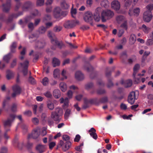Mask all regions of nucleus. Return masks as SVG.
<instances>
[{
	"instance_id": "22",
	"label": "nucleus",
	"mask_w": 153,
	"mask_h": 153,
	"mask_svg": "<svg viewBox=\"0 0 153 153\" xmlns=\"http://www.w3.org/2000/svg\"><path fill=\"white\" fill-rule=\"evenodd\" d=\"M75 76L76 79L79 81L82 80L84 78V75L79 71L76 72L75 74Z\"/></svg>"
},
{
	"instance_id": "1",
	"label": "nucleus",
	"mask_w": 153,
	"mask_h": 153,
	"mask_svg": "<svg viewBox=\"0 0 153 153\" xmlns=\"http://www.w3.org/2000/svg\"><path fill=\"white\" fill-rule=\"evenodd\" d=\"M23 11H19L17 13H12L10 15L7 19H5V15L3 13H0V20L5 22L8 24L11 23L14 18H17L19 16L23 14Z\"/></svg>"
},
{
	"instance_id": "60",
	"label": "nucleus",
	"mask_w": 153,
	"mask_h": 153,
	"mask_svg": "<svg viewBox=\"0 0 153 153\" xmlns=\"http://www.w3.org/2000/svg\"><path fill=\"white\" fill-rule=\"evenodd\" d=\"M63 140L65 141H69L68 140L70 139L69 136L67 135H64L62 137Z\"/></svg>"
},
{
	"instance_id": "39",
	"label": "nucleus",
	"mask_w": 153,
	"mask_h": 153,
	"mask_svg": "<svg viewBox=\"0 0 153 153\" xmlns=\"http://www.w3.org/2000/svg\"><path fill=\"white\" fill-rule=\"evenodd\" d=\"M132 2V0H125V1L124 6L126 8L128 7L131 5Z\"/></svg>"
},
{
	"instance_id": "64",
	"label": "nucleus",
	"mask_w": 153,
	"mask_h": 153,
	"mask_svg": "<svg viewBox=\"0 0 153 153\" xmlns=\"http://www.w3.org/2000/svg\"><path fill=\"white\" fill-rule=\"evenodd\" d=\"M7 149L6 147H2L1 148L0 153H7Z\"/></svg>"
},
{
	"instance_id": "30",
	"label": "nucleus",
	"mask_w": 153,
	"mask_h": 153,
	"mask_svg": "<svg viewBox=\"0 0 153 153\" xmlns=\"http://www.w3.org/2000/svg\"><path fill=\"white\" fill-rule=\"evenodd\" d=\"M136 40V36L134 34H131L130 36L129 39V42L132 45L134 44Z\"/></svg>"
},
{
	"instance_id": "24",
	"label": "nucleus",
	"mask_w": 153,
	"mask_h": 153,
	"mask_svg": "<svg viewBox=\"0 0 153 153\" xmlns=\"http://www.w3.org/2000/svg\"><path fill=\"white\" fill-rule=\"evenodd\" d=\"M45 45V42L44 41H38L36 42L35 48H42Z\"/></svg>"
},
{
	"instance_id": "50",
	"label": "nucleus",
	"mask_w": 153,
	"mask_h": 153,
	"mask_svg": "<svg viewBox=\"0 0 153 153\" xmlns=\"http://www.w3.org/2000/svg\"><path fill=\"white\" fill-rule=\"evenodd\" d=\"M10 99V97H6V100H4L3 102L2 107L4 108L5 106L8 104V102L7 100H9Z\"/></svg>"
},
{
	"instance_id": "8",
	"label": "nucleus",
	"mask_w": 153,
	"mask_h": 153,
	"mask_svg": "<svg viewBox=\"0 0 153 153\" xmlns=\"http://www.w3.org/2000/svg\"><path fill=\"white\" fill-rule=\"evenodd\" d=\"M12 90L13 91V93L11 94L12 97H15L17 95L20 94L22 91L21 87L16 85L13 86Z\"/></svg>"
},
{
	"instance_id": "41",
	"label": "nucleus",
	"mask_w": 153,
	"mask_h": 153,
	"mask_svg": "<svg viewBox=\"0 0 153 153\" xmlns=\"http://www.w3.org/2000/svg\"><path fill=\"white\" fill-rule=\"evenodd\" d=\"M54 112H56L60 116H61L62 114V110L61 108H57L55 109Z\"/></svg>"
},
{
	"instance_id": "27",
	"label": "nucleus",
	"mask_w": 153,
	"mask_h": 153,
	"mask_svg": "<svg viewBox=\"0 0 153 153\" xmlns=\"http://www.w3.org/2000/svg\"><path fill=\"white\" fill-rule=\"evenodd\" d=\"M48 36L50 39L51 43L53 44L54 40L57 38L55 35L52 33L51 31H49L48 32Z\"/></svg>"
},
{
	"instance_id": "57",
	"label": "nucleus",
	"mask_w": 153,
	"mask_h": 153,
	"mask_svg": "<svg viewBox=\"0 0 153 153\" xmlns=\"http://www.w3.org/2000/svg\"><path fill=\"white\" fill-rule=\"evenodd\" d=\"M124 56H125L126 58L127 57L128 55L126 52V51L123 52L120 54V58L121 59H123Z\"/></svg>"
},
{
	"instance_id": "23",
	"label": "nucleus",
	"mask_w": 153,
	"mask_h": 153,
	"mask_svg": "<svg viewBox=\"0 0 153 153\" xmlns=\"http://www.w3.org/2000/svg\"><path fill=\"white\" fill-rule=\"evenodd\" d=\"M61 116L59 115L56 112H52L51 114V117L55 121H60V117Z\"/></svg>"
},
{
	"instance_id": "63",
	"label": "nucleus",
	"mask_w": 153,
	"mask_h": 153,
	"mask_svg": "<svg viewBox=\"0 0 153 153\" xmlns=\"http://www.w3.org/2000/svg\"><path fill=\"white\" fill-rule=\"evenodd\" d=\"M71 110L70 109H67L65 112V118H68L70 114Z\"/></svg>"
},
{
	"instance_id": "18",
	"label": "nucleus",
	"mask_w": 153,
	"mask_h": 153,
	"mask_svg": "<svg viewBox=\"0 0 153 153\" xmlns=\"http://www.w3.org/2000/svg\"><path fill=\"white\" fill-rule=\"evenodd\" d=\"M53 44H55L60 49L65 46V44L62 41H59L58 40L57 38L54 40Z\"/></svg>"
},
{
	"instance_id": "14",
	"label": "nucleus",
	"mask_w": 153,
	"mask_h": 153,
	"mask_svg": "<svg viewBox=\"0 0 153 153\" xmlns=\"http://www.w3.org/2000/svg\"><path fill=\"white\" fill-rule=\"evenodd\" d=\"M33 4L30 1L25 2L22 6V8L23 11H27L32 7Z\"/></svg>"
},
{
	"instance_id": "37",
	"label": "nucleus",
	"mask_w": 153,
	"mask_h": 153,
	"mask_svg": "<svg viewBox=\"0 0 153 153\" xmlns=\"http://www.w3.org/2000/svg\"><path fill=\"white\" fill-rule=\"evenodd\" d=\"M46 28L43 26H42L39 27L38 31L40 33H44L46 31Z\"/></svg>"
},
{
	"instance_id": "4",
	"label": "nucleus",
	"mask_w": 153,
	"mask_h": 153,
	"mask_svg": "<svg viewBox=\"0 0 153 153\" xmlns=\"http://www.w3.org/2000/svg\"><path fill=\"white\" fill-rule=\"evenodd\" d=\"M40 134L39 130L38 129H35L32 131L31 134H29L27 136L28 139L32 138L33 139L36 140L37 141H39L40 139L39 138Z\"/></svg>"
},
{
	"instance_id": "47",
	"label": "nucleus",
	"mask_w": 153,
	"mask_h": 153,
	"mask_svg": "<svg viewBox=\"0 0 153 153\" xmlns=\"http://www.w3.org/2000/svg\"><path fill=\"white\" fill-rule=\"evenodd\" d=\"M136 59V56L135 55H133L132 56V58H129L128 59V62L130 64H132L133 61Z\"/></svg>"
},
{
	"instance_id": "9",
	"label": "nucleus",
	"mask_w": 153,
	"mask_h": 153,
	"mask_svg": "<svg viewBox=\"0 0 153 153\" xmlns=\"http://www.w3.org/2000/svg\"><path fill=\"white\" fill-rule=\"evenodd\" d=\"M94 99H89L85 98L84 99V104L83 105L82 108L85 109L89 107V104L95 105Z\"/></svg>"
},
{
	"instance_id": "19",
	"label": "nucleus",
	"mask_w": 153,
	"mask_h": 153,
	"mask_svg": "<svg viewBox=\"0 0 153 153\" xmlns=\"http://www.w3.org/2000/svg\"><path fill=\"white\" fill-rule=\"evenodd\" d=\"M91 136L95 140H97L98 138L97 135L96 133V130L94 128H91L88 131Z\"/></svg>"
},
{
	"instance_id": "20",
	"label": "nucleus",
	"mask_w": 153,
	"mask_h": 153,
	"mask_svg": "<svg viewBox=\"0 0 153 153\" xmlns=\"http://www.w3.org/2000/svg\"><path fill=\"white\" fill-rule=\"evenodd\" d=\"M61 9L60 7H57L55 8L53 15L54 17L56 19H59L61 17Z\"/></svg>"
},
{
	"instance_id": "43",
	"label": "nucleus",
	"mask_w": 153,
	"mask_h": 153,
	"mask_svg": "<svg viewBox=\"0 0 153 153\" xmlns=\"http://www.w3.org/2000/svg\"><path fill=\"white\" fill-rule=\"evenodd\" d=\"M62 27L60 26L56 25L54 27L53 30L55 32H59L62 30Z\"/></svg>"
},
{
	"instance_id": "56",
	"label": "nucleus",
	"mask_w": 153,
	"mask_h": 153,
	"mask_svg": "<svg viewBox=\"0 0 153 153\" xmlns=\"http://www.w3.org/2000/svg\"><path fill=\"white\" fill-rule=\"evenodd\" d=\"M94 18L95 21L96 22H99L100 19L99 15L97 13L94 14Z\"/></svg>"
},
{
	"instance_id": "40",
	"label": "nucleus",
	"mask_w": 153,
	"mask_h": 153,
	"mask_svg": "<svg viewBox=\"0 0 153 153\" xmlns=\"http://www.w3.org/2000/svg\"><path fill=\"white\" fill-rule=\"evenodd\" d=\"M120 27L126 30H127L128 29L127 21L125 20L124 22L121 25Z\"/></svg>"
},
{
	"instance_id": "44",
	"label": "nucleus",
	"mask_w": 153,
	"mask_h": 153,
	"mask_svg": "<svg viewBox=\"0 0 153 153\" xmlns=\"http://www.w3.org/2000/svg\"><path fill=\"white\" fill-rule=\"evenodd\" d=\"M44 95L48 98H51L52 97V94L49 91H47L45 92Z\"/></svg>"
},
{
	"instance_id": "33",
	"label": "nucleus",
	"mask_w": 153,
	"mask_h": 153,
	"mask_svg": "<svg viewBox=\"0 0 153 153\" xmlns=\"http://www.w3.org/2000/svg\"><path fill=\"white\" fill-rule=\"evenodd\" d=\"M140 67V65L138 64H137L134 66L133 68L134 72L133 73V76L134 77H135L137 72L138 70L139 69Z\"/></svg>"
},
{
	"instance_id": "3",
	"label": "nucleus",
	"mask_w": 153,
	"mask_h": 153,
	"mask_svg": "<svg viewBox=\"0 0 153 153\" xmlns=\"http://www.w3.org/2000/svg\"><path fill=\"white\" fill-rule=\"evenodd\" d=\"M113 12L110 10H103L101 13V20L102 22L111 18L114 16Z\"/></svg>"
},
{
	"instance_id": "42",
	"label": "nucleus",
	"mask_w": 153,
	"mask_h": 153,
	"mask_svg": "<svg viewBox=\"0 0 153 153\" xmlns=\"http://www.w3.org/2000/svg\"><path fill=\"white\" fill-rule=\"evenodd\" d=\"M33 143H32L28 141L25 145V147L27 149H30L33 147Z\"/></svg>"
},
{
	"instance_id": "12",
	"label": "nucleus",
	"mask_w": 153,
	"mask_h": 153,
	"mask_svg": "<svg viewBox=\"0 0 153 153\" xmlns=\"http://www.w3.org/2000/svg\"><path fill=\"white\" fill-rule=\"evenodd\" d=\"M79 23V21L76 20L68 21L64 24V26L65 28H68L75 26Z\"/></svg>"
},
{
	"instance_id": "48",
	"label": "nucleus",
	"mask_w": 153,
	"mask_h": 153,
	"mask_svg": "<svg viewBox=\"0 0 153 153\" xmlns=\"http://www.w3.org/2000/svg\"><path fill=\"white\" fill-rule=\"evenodd\" d=\"M59 70L58 69H56L54 70L53 73V76L54 78H57L58 77L59 74Z\"/></svg>"
},
{
	"instance_id": "32",
	"label": "nucleus",
	"mask_w": 153,
	"mask_h": 153,
	"mask_svg": "<svg viewBox=\"0 0 153 153\" xmlns=\"http://www.w3.org/2000/svg\"><path fill=\"white\" fill-rule=\"evenodd\" d=\"M13 74L12 71L8 70L7 71L6 78L8 80L10 79L13 76Z\"/></svg>"
},
{
	"instance_id": "17",
	"label": "nucleus",
	"mask_w": 153,
	"mask_h": 153,
	"mask_svg": "<svg viewBox=\"0 0 153 153\" xmlns=\"http://www.w3.org/2000/svg\"><path fill=\"white\" fill-rule=\"evenodd\" d=\"M111 6L114 10H118L120 8V2L117 0H114L111 3Z\"/></svg>"
},
{
	"instance_id": "25",
	"label": "nucleus",
	"mask_w": 153,
	"mask_h": 153,
	"mask_svg": "<svg viewBox=\"0 0 153 153\" xmlns=\"http://www.w3.org/2000/svg\"><path fill=\"white\" fill-rule=\"evenodd\" d=\"M121 83L122 84H124L125 88H127L131 87L132 84V81L131 80L128 79L124 81L123 80L121 81Z\"/></svg>"
},
{
	"instance_id": "28",
	"label": "nucleus",
	"mask_w": 153,
	"mask_h": 153,
	"mask_svg": "<svg viewBox=\"0 0 153 153\" xmlns=\"http://www.w3.org/2000/svg\"><path fill=\"white\" fill-rule=\"evenodd\" d=\"M53 94L55 98H58L61 96L60 91L58 89L54 90L53 91Z\"/></svg>"
},
{
	"instance_id": "59",
	"label": "nucleus",
	"mask_w": 153,
	"mask_h": 153,
	"mask_svg": "<svg viewBox=\"0 0 153 153\" xmlns=\"http://www.w3.org/2000/svg\"><path fill=\"white\" fill-rule=\"evenodd\" d=\"M17 59H13L12 62L11 64L10 67L13 68L16 65Z\"/></svg>"
},
{
	"instance_id": "2",
	"label": "nucleus",
	"mask_w": 153,
	"mask_h": 153,
	"mask_svg": "<svg viewBox=\"0 0 153 153\" xmlns=\"http://www.w3.org/2000/svg\"><path fill=\"white\" fill-rule=\"evenodd\" d=\"M146 7L147 10L145 11L143 13V19L145 22H149L152 17L151 11L153 9V5L148 4Z\"/></svg>"
},
{
	"instance_id": "38",
	"label": "nucleus",
	"mask_w": 153,
	"mask_h": 153,
	"mask_svg": "<svg viewBox=\"0 0 153 153\" xmlns=\"http://www.w3.org/2000/svg\"><path fill=\"white\" fill-rule=\"evenodd\" d=\"M42 83L44 85L46 86L48 84L49 79L47 77H45L42 79Z\"/></svg>"
},
{
	"instance_id": "16",
	"label": "nucleus",
	"mask_w": 153,
	"mask_h": 153,
	"mask_svg": "<svg viewBox=\"0 0 153 153\" xmlns=\"http://www.w3.org/2000/svg\"><path fill=\"white\" fill-rule=\"evenodd\" d=\"M93 16V15L91 12H88L85 14L84 19L85 22H89L92 20Z\"/></svg>"
},
{
	"instance_id": "35",
	"label": "nucleus",
	"mask_w": 153,
	"mask_h": 153,
	"mask_svg": "<svg viewBox=\"0 0 153 153\" xmlns=\"http://www.w3.org/2000/svg\"><path fill=\"white\" fill-rule=\"evenodd\" d=\"M10 131V129L8 128V129H5V131L4 132L3 136L4 138L6 140H8L10 138V136L7 134V132Z\"/></svg>"
},
{
	"instance_id": "26",
	"label": "nucleus",
	"mask_w": 153,
	"mask_h": 153,
	"mask_svg": "<svg viewBox=\"0 0 153 153\" xmlns=\"http://www.w3.org/2000/svg\"><path fill=\"white\" fill-rule=\"evenodd\" d=\"M36 149L39 153H42L45 151V146L39 144L36 146Z\"/></svg>"
},
{
	"instance_id": "7",
	"label": "nucleus",
	"mask_w": 153,
	"mask_h": 153,
	"mask_svg": "<svg viewBox=\"0 0 153 153\" xmlns=\"http://www.w3.org/2000/svg\"><path fill=\"white\" fill-rule=\"evenodd\" d=\"M84 68L88 72H91L90 76L91 78L93 79L95 77V73L94 71V68L89 62L85 63Z\"/></svg>"
},
{
	"instance_id": "45",
	"label": "nucleus",
	"mask_w": 153,
	"mask_h": 153,
	"mask_svg": "<svg viewBox=\"0 0 153 153\" xmlns=\"http://www.w3.org/2000/svg\"><path fill=\"white\" fill-rule=\"evenodd\" d=\"M125 17L122 15H119L117 16L116 18V20L117 22H120L123 21L125 19Z\"/></svg>"
},
{
	"instance_id": "6",
	"label": "nucleus",
	"mask_w": 153,
	"mask_h": 153,
	"mask_svg": "<svg viewBox=\"0 0 153 153\" xmlns=\"http://www.w3.org/2000/svg\"><path fill=\"white\" fill-rule=\"evenodd\" d=\"M16 116L13 114H10V117L7 119V120H5L4 122V125L5 129H8L7 127L11 126L12 122L14 120Z\"/></svg>"
},
{
	"instance_id": "31",
	"label": "nucleus",
	"mask_w": 153,
	"mask_h": 153,
	"mask_svg": "<svg viewBox=\"0 0 153 153\" xmlns=\"http://www.w3.org/2000/svg\"><path fill=\"white\" fill-rule=\"evenodd\" d=\"M52 63L53 67L59 66L60 65L59 60L56 58H54L53 59Z\"/></svg>"
},
{
	"instance_id": "53",
	"label": "nucleus",
	"mask_w": 153,
	"mask_h": 153,
	"mask_svg": "<svg viewBox=\"0 0 153 153\" xmlns=\"http://www.w3.org/2000/svg\"><path fill=\"white\" fill-rule=\"evenodd\" d=\"M71 13L72 17L75 18V16L74 15L76 13V9H73L72 7L71 10Z\"/></svg>"
},
{
	"instance_id": "5",
	"label": "nucleus",
	"mask_w": 153,
	"mask_h": 153,
	"mask_svg": "<svg viewBox=\"0 0 153 153\" xmlns=\"http://www.w3.org/2000/svg\"><path fill=\"white\" fill-rule=\"evenodd\" d=\"M71 143L70 141H66L65 143L62 140H60L57 146V147H62V150L64 151H66L71 147Z\"/></svg>"
},
{
	"instance_id": "49",
	"label": "nucleus",
	"mask_w": 153,
	"mask_h": 153,
	"mask_svg": "<svg viewBox=\"0 0 153 153\" xmlns=\"http://www.w3.org/2000/svg\"><path fill=\"white\" fill-rule=\"evenodd\" d=\"M97 92L98 94L101 95L105 94L106 93V91L104 89H100L97 90Z\"/></svg>"
},
{
	"instance_id": "34",
	"label": "nucleus",
	"mask_w": 153,
	"mask_h": 153,
	"mask_svg": "<svg viewBox=\"0 0 153 153\" xmlns=\"http://www.w3.org/2000/svg\"><path fill=\"white\" fill-rule=\"evenodd\" d=\"M60 88L62 91H65L67 89L66 85V84L63 82H61L59 84Z\"/></svg>"
},
{
	"instance_id": "54",
	"label": "nucleus",
	"mask_w": 153,
	"mask_h": 153,
	"mask_svg": "<svg viewBox=\"0 0 153 153\" xmlns=\"http://www.w3.org/2000/svg\"><path fill=\"white\" fill-rule=\"evenodd\" d=\"M142 28L143 31L146 33H148L149 31V28L147 27L145 25H142Z\"/></svg>"
},
{
	"instance_id": "21",
	"label": "nucleus",
	"mask_w": 153,
	"mask_h": 153,
	"mask_svg": "<svg viewBox=\"0 0 153 153\" xmlns=\"http://www.w3.org/2000/svg\"><path fill=\"white\" fill-rule=\"evenodd\" d=\"M140 12V9L138 7H136L135 8L132 13V10L131 9H130L128 12V14L130 16L132 15L133 13L134 14V15L136 16H137L139 15Z\"/></svg>"
},
{
	"instance_id": "29",
	"label": "nucleus",
	"mask_w": 153,
	"mask_h": 153,
	"mask_svg": "<svg viewBox=\"0 0 153 153\" xmlns=\"http://www.w3.org/2000/svg\"><path fill=\"white\" fill-rule=\"evenodd\" d=\"M11 54L9 53L7 55L4 56L3 58V60L6 63H8L10 60L11 58Z\"/></svg>"
},
{
	"instance_id": "61",
	"label": "nucleus",
	"mask_w": 153,
	"mask_h": 153,
	"mask_svg": "<svg viewBox=\"0 0 153 153\" xmlns=\"http://www.w3.org/2000/svg\"><path fill=\"white\" fill-rule=\"evenodd\" d=\"M93 86V84L92 83H89L86 84L85 85V88L86 89H88Z\"/></svg>"
},
{
	"instance_id": "62",
	"label": "nucleus",
	"mask_w": 153,
	"mask_h": 153,
	"mask_svg": "<svg viewBox=\"0 0 153 153\" xmlns=\"http://www.w3.org/2000/svg\"><path fill=\"white\" fill-rule=\"evenodd\" d=\"M28 81L31 84H34L36 83V82L34 79L31 76H30L29 77Z\"/></svg>"
},
{
	"instance_id": "10",
	"label": "nucleus",
	"mask_w": 153,
	"mask_h": 153,
	"mask_svg": "<svg viewBox=\"0 0 153 153\" xmlns=\"http://www.w3.org/2000/svg\"><path fill=\"white\" fill-rule=\"evenodd\" d=\"M29 62L27 60H25L23 63H20V65L23 68L22 72L23 74L25 76L27 73V69L28 67Z\"/></svg>"
},
{
	"instance_id": "51",
	"label": "nucleus",
	"mask_w": 153,
	"mask_h": 153,
	"mask_svg": "<svg viewBox=\"0 0 153 153\" xmlns=\"http://www.w3.org/2000/svg\"><path fill=\"white\" fill-rule=\"evenodd\" d=\"M114 85L113 83L112 82L111 79H108V82L107 84V87L108 88H111Z\"/></svg>"
},
{
	"instance_id": "55",
	"label": "nucleus",
	"mask_w": 153,
	"mask_h": 153,
	"mask_svg": "<svg viewBox=\"0 0 153 153\" xmlns=\"http://www.w3.org/2000/svg\"><path fill=\"white\" fill-rule=\"evenodd\" d=\"M44 2V0H37L36 1V5L37 6H41L43 5Z\"/></svg>"
},
{
	"instance_id": "36",
	"label": "nucleus",
	"mask_w": 153,
	"mask_h": 153,
	"mask_svg": "<svg viewBox=\"0 0 153 153\" xmlns=\"http://www.w3.org/2000/svg\"><path fill=\"white\" fill-rule=\"evenodd\" d=\"M47 106L49 109L52 110L54 108V105L51 101H49L47 102Z\"/></svg>"
},
{
	"instance_id": "52",
	"label": "nucleus",
	"mask_w": 153,
	"mask_h": 153,
	"mask_svg": "<svg viewBox=\"0 0 153 153\" xmlns=\"http://www.w3.org/2000/svg\"><path fill=\"white\" fill-rule=\"evenodd\" d=\"M146 44L148 46H151L153 44V39H148L146 42Z\"/></svg>"
},
{
	"instance_id": "15",
	"label": "nucleus",
	"mask_w": 153,
	"mask_h": 153,
	"mask_svg": "<svg viewBox=\"0 0 153 153\" xmlns=\"http://www.w3.org/2000/svg\"><path fill=\"white\" fill-rule=\"evenodd\" d=\"M135 97V93L134 92H131L129 94L128 99V101L129 103L132 105L134 102Z\"/></svg>"
},
{
	"instance_id": "58",
	"label": "nucleus",
	"mask_w": 153,
	"mask_h": 153,
	"mask_svg": "<svg viewBox=\"0 0 153 153\" xmlns=\"http://www.w3.org/2000/svg\"><path fill=\"white\" fill-rule=\"evenodd\" d=\"M32 121L33 123L35 125H37L39 123V120L36 117H34L32 119Z\"/></svg>"
},
{
	"instance_id": "13",
	"label": "nucleus",
	"mask_w": 153,
	"mask_h": 153,
	"mask_svg": "<svg viewBox=\"0 0 153 153\" xmlns=\"http://www.w3.org/2000/svg\"><path fill=\"white\" fill-rule=\"evenodd\" d=\"M95 102V105H98L100 103H103L107 102L108 101V98L107 96H105L102 97L100 99H98L97 98H94Z\"/></svg>"
},
{
	"instance_id": "46",
	"label": "nucleus",
	"mask_w": 153,
	"mask_h": 153,
	"mask_svg": "<svg viewBox=\"0 0 153 153\" xmlns=\"http://www.w3.org/2000/svg\"><path fill=\"white\" fill-rule=\"evenodd\" d=\"M61 6L63 9H67L69 7L68 5L65 1H63L61 4Z\"/></svg>"
},
{
	"instance_id": "11",
	"label": "nucleus",
	"mask_w": 153,
	"mask_h": 153,
	"mask_svg": "<svg viewBox=\"0 0 153 153\" xmlns=\"http://www.w3.org/2000/svg\"><path fill=\"white\" fill-rule=\"evenodd\" d=\"M11 0H7L5 4L4 3L2 4V10L3 12L7 13L10 10L11 6Z\"/></svg>"
}]
</instances>
